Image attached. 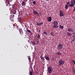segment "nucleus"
<instances>
[{"label":"nucleus","mask_w":75,"mask_h":75,"mask_svg":"<svg viewBox=\"0 0 75 75\" xmlns=\"http://www.w3.org/2000/svg\"><path fill=\"white\" fill-rule=\"evenodd\" d=\"M53 24H54L53 26V27L54 28H58V21H54L53 23Z\"/></svg>","instance_id":"1"},{"label":"nucleus","mask_w":75,"mask_h":75,"mask_svg":"<svg viewBox=\"0 0 75 75\" xmlns=\"http://www.w3.org/2000/svg\"><path fill=\"white\" fill-rule=\"evenodd\" d=\"M64 61L62 60V59H60L58 62V65L59 66H61V65H64Z\"/></svg>","instance_id":"2"},{"label":"nucleus","mask_w":75,"mask_h":75,"mask_svg":"<svg viewBox=\"0 0 75 75\" xmlns=\"http://www.w3.org/2000/svg\"><path fill=\"white\" fill-rule=\"evenodd\" d=\"M63 47H64V46L62 44H59L57 46V49L58 50H62L63 48Z\"/></svg>","instance_id":"3"},{"label":"nucleus","mask_w":75,"mask_h":75,"mask_svg":"<svg viewBox=\"0 0 75 75\" xmlns=\"http://www.w3.org/2000/svg\"><path fill=\"white\" fill-rule=\"evenodd\" d=\"M48 70V72L49 74H51L52 73V67H49L47 68Z\"/></svg>","instance_id":"4"},{"label":"nucleus","mask_w":75,"mask_h":75,"mask_svg":"<svg viewBox=\"0 0 75 75\" xmlns=\"http://www.w3.org/2000/svg\"><path fill=\"white\" fill-rule=\"evenodd\" d=\"M59 16L60 17H63L65 16V14H64V12L62 11H59Z\"/></svg>","instance_id":"5"},{"label":"nucleus","mask_w":75,"mask_h":75,"mask_svg":"<svg viewBox=\"0 0 75 75\" xmlns=\"http://www.w3.org/2000/svg\"><path fill=\"white\" fill-rule=\"evenodd\" d=\"M33 12L34 14H35V15H36V14H37V16H40V15L39 14V13H38V12H37V11H36L34 10L33 11Z\"/></svg>","instance_id":"6"},{"label":"nucleus","mask_w":75,"mask_h":75,"mask_svg":"<svg viewBox=\"0 0 75 75\" xmlns=\"http://www.w3.org/2000/svg\"><path fill=\"white\" fill-rule=\"evenodd\" d=\"M67 31H69V32H74V30L72 28H69L67 29Z\"/></svg>","instance_id":"7"},{"label":"nucleus","mask_w":75,"mask_h":75,"mask_svg":"<svg viewBox=\"0 0 75 75\" xmlns=\"http://www.w3.org/2000/svg\"><path fill=\"white\" fill-rule=\"evenodd\" d=\"M19 31L20 32L21 35H22V34H23V30H22V29L21 28H19Z\"/></svg>","instance_id":"8"},{"label":"nucleus","mask_w":75,"mask_h":75,"mask_svg":"<svg viewBox=\"0 0 75 75\" xmlns=\"http://www.w3.org/2000/svg\"><path fill=\"white\" fill-rule=\"evenodd\" d=\"M4 1L5 3H6V6H8V5L10 4L9 1H8V0H4Z\"/></svg>","instance_id":"9"},{"label":"nucleus","mask_w":75,"mask_h":75,"mask_svg":"<svg viewBox=\"0 0 75 75\" xmlns=\"http://www.w3.org/2000/svg\"><path fill=\"white\" fill-rule=\"evenodd\" d=\"M21 4L22 6H23V7H25L26 4L25 3L24 1H22Z\"/></svg>","instance_id":"10"},{"label":"nucleus","mask_w":75,"mask_h":75,"mask_svg":"<svg viewBox=\"0 0 75 75\" xmlns=\"http://www.w3.org/2000/svg\"><path fill=\"white\" fill-rule=\"evenodd\" d=\"M52 21V18H51V17H48V21H49V22H51V21Z\"/></svg>","instance_id":"11"},{"label":"nucleus","mask_w":75,"mask_h":75,"mask_svg":"<svg viewBox=\"0 0 75 75\" xmlns=\"http://www.w3.org/2000/svg\"><path fill=\"white\" fill-rule=\"evenodd\" d=\"M45 58L47 61H49L50 60V57H49L45 56Z\"/></svg>","instance_id":"12"},{"label":"nucleus","mask_w":75,"mask_h":75,"mask_svg":"<svg viewBox=\"0 0 75 75\" xmlns=\"http://www.w3.org/2000/svg\"><path fill=\"white\" fill-rule=\"evenodd\" d=\"M71 4H75V0H71Z\"/></svg>","instance_id":"13"},{"label":"nucleus","mask_w":75,"mask_h":75,"mask_svg":"<svg viewBox=\"0 0 75 75\" xmlns=\"http://www.w3.org/2000/svg\"><path fill=\"white\" fill-rule=\"evenodd\" d=\"M67 34L68 36H71L72 35V34H71V33L70 32H68L67 33Z\"/></svg>","instance_id":"14"},{"label":"nucleus","mask_w":75,"mask_h":75,"mask_svg":"<svg viewBox=\"0 0 75 75\" xmlns=\"http://www.w3.org/2000/svg\"><path fill=\"white\" fill-rule=\"evenodd\" d=\"M74 4H71L69 5V6L71 7H73L74 6Z\"/></svg>","instance_id":"15"},{"label":"nucleus","mask_w":75,"mask_h":75,"mask_svg":"<svg viewBox=\"0 0 75 75\" xmlns=\"http://www.w3.org/2000/svg\"><path fill=\"white\" fill-rule=\"evenodd\" d=\"M33 71H30V73H29V75H33V74H34V73H33Z\"/></svg>","instance_id":"16"},{"label":"nucleus","mask_w":75,"mask_h":75,"mask_svg":"<svg viewBox=\"0 0 75 75\" xmlns=\"http://www.w3.org/2000/svg\"><path fill=\"white\" fill-rule=\"evenodd\" d=\"M40 58L42 59V60H45V59L42 56H40Z\"/></svg>","instance_id":"17"},{"label":"nucleus","mask_w":75,"mask_h":75,"mask_svg":"<svg viewBox=\"0 0 75 75\" xmlns=\"http://www.w3.org/2000/svg\"><path fill=\"white\" fill-rule=\"evenodd\" d=\"M38 39H41V36H40V34H38Z\"/></svg>","instance_id":"18"},{"label":"nucleus","mask_w":75,"mask_h":75,"mask_svg":"<svg viewBox=\"0 0 75 75\" xmlns=\"http://www.w3.org/2000/svg\"><path fill=\"white\" fill-rule=\"evenodd\" d=\"M18 20L19 22H21V18L19 17L18 18Z\"/></svg>","instance_id":"19"},{"label":"nucleus","mask_w":75,"mask_h":75,"mask_svg":"<svg viewBox=\"0 0 75 75\" xmlns=\"http://www.w3.org/2000/svg\"><path fill=\"white\" fill-rule=\"evenodd\" d=\"M57 54L59 55H61V53L59 52H57Z\"/></svg>","instance_id":"20"},{"label":"nucleus","mask_w":75,"mask_h":75,"mask_svg":"<svg viewBox=\"0 0 75 75\" xmlns=\"http://www.w3.org/2000/svg\"><path fill=\"white\" fill-rule=\"evenodd\" d=\"M31 43H32V44H33V45H35V42L34 41L31 42Z\"/></svg>","instance_id":"21"},{"label":"nucleus","mask_w":75,"mask_h":75,"mask_svg":"<svg viewBox=\"0 0 75 75\" xmlns=\"http://www.w3.org/2000/svg\"><path fill=\"white\" fill-rule=\"evenodd\" d=\"M72 63L73 65H75V61L72 60Z\"/></svg>","instance_id":"22"},{"label":"nucleus","mask_w":75,"mask_h":75,"mask_svg":"<svg viewBox=\"0 0 75 75\" xmlns=\"http://www.w3.org/2000/svg\"><path fill=\"white\" fill-rule=\"evenodd\" d=\"M59 26L60 28H61L62 29V28H64V26H61V25H59Z\"/></svg>","instance_id":"23"},{"label":"nucleus","mask_w":75,"mask_h":75,"mask_svg":"<svg viewBox=\"0 0 75 75\" xmlns=\"http://www.w3.org/2000/svg\"><path fill=\"white\" fill-rule=\"evenodd\" d=\"M50 34H51V35L52 36H54V33H53L52 32H51L50 33Z\"/></svg>","instance_id":"24"},{"label":"nucleus","mask_w":75,"mask_h":75,"mask_svg":"<svg viewBox=\"0 0 75 75\" xmlns=\"http://www.w3.org/2000/svg\"><path fill=\"white\" fill-rule=\"evenodd\" d=\"M43 34H45V35H47V34H48L45 31L44 32H43Z\"/></svg>","instance_id":"25"},{"label":"nucleus","mask_w":75,"mask_h":75,"mask_svg":"<svg viewBox=\"0 0 75 75\" xmlns=\"http://www.w3.org/2000/svg\"><path fill=\"white\" fill-rule=\"evenodd\" d=\"M27 32H28V33H31V34H32L30 30H27Z\"/></svg>","instance_id":"26"},{"label":"nucleus","mask_w":75,"mask_h":75,"mask_svg":"<svg viewBox=\"0 0 75 75\" xmlns=\"http://www.w3.org/2000/svg\"><path fill=\"white\" fill-rule=\"evenodd\" d=\"M65 8H66V9H67L68 8V5H66L65 6Z\"/></svg>","instance_id":"27"},{"label":"nucleus","mask_w":75,"mask_h":75,"mask_svg":"<svg viewBox=\"0 0 75 75\" xmlns=\"http://www.w3.org/2000/svg\"><path fill=\"white\" fill-rule=\"evenodd\" d=\"M42 24H43V23L41 22V23H39V25H42Z\"/></svg>","instance_id":"28"},{"label":"nucleus","mask_w":75,"mask_h":75,"mask_svg":"<svg viewBox=\"0 0 75 75\" xmlns=\"http://www.w3.org/2000/svg\"><path fill=\"white\" fill-rule=\"evenodd\" d=\"M33 4L34 5L35 4V1H33Z\"/></svg>","instance_id":"29"},{"label":"nucleus","mask_w":75,"mask_h":75,"mask_svg":"<svg viewBox=\"0 0 75 75\" xmlns=\"http://www.w3.org/2000/svg\"><path fill=\"white\" fill-rule=\"evenodd\" d=\"M36 25H40V23L37 22L36 23Z\"/></svg>","instance_id":"30"},{"label":"nucleus","mask_w":75,"mask_h":75,"mask_svg":"<svg viewBox=\"0 0 75 75\" xmlns=\"http://www.w3.org/2000/svg\"><path fill=\"white\" fill-rule=\"evenodd\" d=\"M28 60H30L29 61V62H31V60L30 59V58H28Z\"/></svg>","instance_id":"31"},{"label":"nucleus","mask_w":75,"mask_h":75,"mask_svg":"<svg viewBox=\"0 0 75 75\" xmlns=\"http://www.w3.org/2000/svg\"><path fill=\"white\" fill-rule=\"evenodd\" d=\"M75 37H74V39L72 40V41H75Z\"/></svg>","instance_id":"32"},{"label":"nucleus","mask_w":75,"mask_h":75,"mask_svg":"<svg viewBox=\"0 0 75 75\" xmlns=\"http://www.w3.org/2000/svg\"><path fill=\"white\" fill-rule=\"evenodd\" d=\"M18 26H16V28H17V30H18Z\"/></svg>","instance_id":"33"},{"label":"nucleus","mask_w":75,"mask_h":75,"mask_svg":"<svg viewBox=\"0 0 75 75\" xmlns=\"http://www.w3.org/2000/svg\"><path fill=\"white\" fill-rule=\"evenodd\" d=\"M37 43L39 44L40 43V42L38 41H37Z\"/></svg>","instance_id":"34"},{"label":"nucleus","mask_w":75,"mask_h":75,"mask_svg":"<svg viewBox=\"0 0 75 75\" xmlns=\"http://www.w3.org/2000/svg\"><path fill=\"white\" fill-rule=\"evenodd\" d=\"M67 4H69V2H67Z\"/></svg>","instance_id":"35"},{"label":"nucleus","mask_w":75,"mask_h":75,"mask_svg":"<svg viewBox=\"0 0 75 75\" xmlns=\"http://www.w3.org/2000/svg\"><path fill=\"white\" fill-rule=\"evenodd\" d=\"M11 21H14V20L13 19H11Z\"/></svg>","instance_id":"36"},{"label":"nucleus","mask_w":75,"mask_h":75,"mask_svg":"<svg viewBox=\"0 0 75 75\" xmlns=\"http://www.w3.org/2000/svg\"><path fill=\"white\" fill-rule=\"evenodd\" d=\"M75 11V8H74V9L73 10V11Z\"/></svg>","instance_id":"37"},{"label":"nucleus","mask_w":75,"mask_h":75,"mask_svg":"<svg viewBox=\"0 0 75 75\" xmlns=\"http://www.w3.org/2000/svg\"><path fill=\"white\" fill-rule=\"evenodd\" d=\"M13 13L14 14H16V12H13Z\"/></svg>","instance_id":"38"},{"label":"nucleus","mask_w":75,"mask_h":75,"mask_svg":"<svg viewBox=\"0 0 75 75\" xmlns=\"http://www.w3.org/2000/svg\"><path fill=\"white\" fill-rule=\"evenodd\" d=\"M38 31H39V32H41V30H39Z\"/></svg>","instance_id":"39"},{"label":"nucleus","mask_w":75,"mask_h":75,"mask_svg":"<svg viewBox=\"0 0 75 75\" xmlns=\"http://www.w3.org/2000/svg\"><path fill=\"white\" fill-rule=\"evenodd\" d=\"M28 58H30V56H29Z\"/></svg>","instance_id":"40"},{"label":"nucleus","mask_w":75,"mask_h":75,"mask_svg":"<svg viewBox=\"0 0 75 75\" xmlns=\"http://www.w3.org/2000/svg\"><path fill=\"white\" fill-rule=\"evenodd\" d=\"M46 1H49L50 0H46Z\"/></svg>","instance_id":"41"},{"label":"nucleus","mask_w":75,"mask_h":75,"mask_svg":"<svg viewBox=\"0 0 75 75\" xmlns=\"http://www.w3.org/2000/svg\"><path fill=\"white\" fill-rule=\"evenodd\" d=\"M72 41H71V43H72Z\"/></svg>","instance_id":"42"},{"label":"nucleus","mask_w":75,"mask_h":75,"mask_svg":"<svg viewBox=\"0 0 75 75\" xmlns=\"http://www.w3.org/2000/svg\"><path fill=\"white\" fill-rule=\"evenodd\" d=\"M73 37H75V36L74 35H73Z\"/></svg>","instance_id":"43"},{"label":"nucleus","mask_w":75,"mask_h":75,"mask_svg":"<svg viewBox=\"0 0 75 75\" xmlns=\"http://www.w3.org/2000/svg\"><path fill=\"white\" fill-rule=\"evenodd\" d=\"M13 25V26H14V25Z\"/></svg>","instance_id":"44"},{"label":"nucleus","mask_w":75,"mask_h":75,"mask_svg":"<svg viewBox=\"0 0 75 75\" xmlns=\"http://www.w3.org/2000/svg\"><path fill=\"white\" fill-rule=\"evenodd\" d=\"M35 75V74H33V75Z\"/></svg>","instance_id":"45"},{"label":"nucleus","mask_w":75,"mask_h":75,"mask_svg":"<svg viewBox=\"0 0 75 75\" xmlns=\"http://www.w3.org/2000/svg\"><path fill=\"white\" fill-rule=\"evenodd\" d=\"M32 0V1H34V0Z\"/></svg>","instance_id":"46"},{"label":"nucleus","mask_w":75,"mask_h":75,"mask_svg":"<svg viewBox=\"0 0 75 75\" xmlns=\"http://www.w3.org/2000/svg\"><path fill=\"white\" fill-rule=\"evenodd\" d=\"M13 16H14V15H13Z\"/></svg>","instance_id":"47"},{"label":"nucleus","mask_w":75,"mask_h":75,"mask_svg":"<svg viewBox=\"0 0 75 75\" xmlns=\"http://www.w3.org/2000/svg\"><path fill=\"white\" fill-rule=\"evenodd\" d=\"M11 0V1H12V0Z\"/></svg>","instance_id":"48"}]
</instances>
